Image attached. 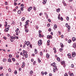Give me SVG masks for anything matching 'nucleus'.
Listing matches in <instances>:
<instances>
[{
  "mask_svg": "<svg viewBox=\"0 0 76 76\" xmlns=\"http://www.w3.org/2000/svg\"><path fill=\"white\" fill-rule=\"evenodd\" d=\"M24 43L25 44H26V45H27V46H28L29 45H30L31 44L30 42L28 41L26 42V41H25Z\"/></svg>",
  "mask_w": 76,
  "mask_h": 76,
  "instance_id": "obj_1",
  "label": "nucleus"
},
{
  "mask_svg": "<svg viewBox=\"0 0 76 76\" xmlns=\"http://www.w3.org/2000/svg\"><path fill=\"white\" fill-rule=\"evenodd\" d=\"M38 44L39 46L41 45V44H42V40H40L38 42Z\"/></svg>",
  "mask_w": 76,
  "mask_h": 76,
  "instance_id": "obj_2",
  "label": "nucleus"
},
{
  "mask_svg": "<svg viewBox=\"0 0 76 76\" xmlns=\"http://www.w3.org/2000/svg\"><path fill=\"white\" fill-rule=\"evenodd\" d=\"M67 56H68V58H71L72 57V56H71V54L70 53H68L67 54Z\"/></svg>",
  "mask_w": 76,
  "mask_h": 76,
  "instance_id": "obj_3",
  "label": "nucleus"
},
{
  "mask_svg": "<svg viewBox=\"0 0 76 76\" xmlns=\"http://www.w3.org/2000/svg\"><path fill=\"white\" fill-rule=\"evenodd\" d=\"M72 54L73 57H75V56H76V53H75V52H73L72 53Z\"/></svg>",
  "mask_w": 76,
  "mask_h": 76,
  "instance_id": "obj_4",
  "label": "nucleus"
},
{
  "mask_svg": "<svg viewBox=\"0 0 76 76\" xmlns=\"http://www.w3.org/2000/svg\"><path fill=\"white\" fill-rule=\"evenodd\" d=\"M47 38H49V39L50 38H51V39H52V38H53V37H52L51 35H48L47 36Z\"/></svg>",
  "mask_w": 76,
  "mask_h": 76,
  "instance_id": "obj_5",
  "label": "nucleus"
},
{
  "mask_svg": "<svg viewBox=\"0 0 76 76\" xmlns=\"http://www.w3.org/2000/svg\"><path fill=\"white\" fill-rule=\"evenodd\" d=\"M9 30V27H7V28H6L5 29V32H8V31Z\"/></svg>",
  "mask_w": 76,
  "mask_h": 76,
  "instance_id": "obj_6",
  "label": "nucleus"
},
{
  "mask_svg": "<svg viewBox=\"0 0 76 76\" xmlns=\"http://www.w3.org/2000/svg\"><path fill=\"white\" fill-rule=\"evenodd\" d=\"M73 48H75L76 47V43H74L73 45Z\"/></svg>",
  "mask_w": 76,
  "mask_h": 76,
  "instance_id": "obj_7",
  "label": "nucleus"
},
{
  "mask_svg": "<svg viewBox=\"0 0 76 76\" xmlns=\"http://www.w3.org/2000/svg\"><path fill=\"white\" fill-rule=\"evenodd\" d=\"M47 0H43V2H42L43 4H46Z\"/></svg>",
  "mask_w": 76,
  "mask_h": 76,
  "instance_id": "obj_8",
  "label": "nucleus"
},
{
  "mask_svg": "<svg viewBox=\"0 0 76 76\" xmlns=\"http://www.w3.org/2000/svg\"><path fill=\"white\" fill-rule=\"evenodd\" d=\"M25 66V62H23V65L22 66V67L23 68L24 67V66Z\"/></svg>",
  "mask_w": 76,
  "mask_h": 76,
  "instance_id": "obj_9",
  "label": "nucleus"
},
{
  "mask_svg": "<svg viewBox=\"0 0 76 76\" xmlns=\"http://www.w3.org/2000/svg\"><path fill=\"white\" fill-rule=\"evenodd\" d=\"M11 38L12 39H16V37H14L13 36H12V37H11Z\"/></svg>",
  "mask_w": 76,
  "mask_h": 76,
  "instance_id": "obj_10",
  "label": "nucleus"
},
{
  "mask_svg": "<svg viewBox=\"0 0 76 76\" xmlns=\"http://www.w3.org/2000/svg\"><path fill=\"white\" fill-rule=\"evenodd\" d=\"M60 8H58L56 10V11L57 12H60Z\"/></svg>",
  "mask_w": 76,
  "mask_h": 76,
  "instance_id": "obj_11",
  "label": "nucleus"
},
{
  "mask_svg": "<svg viewBox=\"0 0 76 76\" xmlns=\"http://www.w3.org/2000/svg\"><path fill=\"white\" fill-rule=\"evenodd\" d=\"M28 22H29V20H28L26 22V25H28L29 23Z\"/></svg>",
  "mask_w": 76,
  "mask_h": 76,
  "instance_id": "obj_12",
  "label": "nucleus"
},
{
  "mask_svg": "<svg viewBox=\"0 0 76 76\" xmlns=\"http://www.w3.org/2000/svg\"><path fill=\"white\" fill-rule=\"evenodd\" d=\"M51 66H56V63L54 62L52 64H51Z\"/></svg>",
  "mask_w": 76,
  "mask_h": 76,
  "instance_id": "obj_13",
  "label": "nucleus"
},
{
  "mask_svg": "<svg viewBox=\"0 0 76 76\" xmlns=\"http://www.w3.org/2000/svg\"><path fill=\"white\" fill-rule=\"evenodd\" d=\"M46 57L48 58H49V57H50V55H49L48 54H47Z\"/></svg>",
  "mask_w": 76,
  "mask_h": 76,
  "instance_id": "obj_14",
  "label": "nucleus"
},
{
  "mask_svg": "<svg viewBox=\"0 0 76 76\" xmlns=\"http://www.w3.org/2000/svg\"><path fill=\"white\" fill-rule=\"evenodd\" d=\"M72 40L73 41H75V40H76V38L75 37H72Z\"/></svg>",
  "mask_w": 76,
  "mask_h": 76,
  "instance_id": "obj_15",
  "label": "nucleus"
},
{
  "mask_svg": "<svg viewBox=\"0 0 76 76\" xmlns=\"http://www.w3.org/2000/svg\"><path fill=\"white\" fill-rule=\"evenodd\" d=\"M8 62H10V63H11V62H12V61H11V59L10 58L8 59Z\"/></svg>",
  "mask_w": 76,
  "mask_h": 76,
  "instance_id": "obj_16",
  "label": "nucleus"
},
{
  "mask_svg": "<svg viewBox=\"0 0 76 76\" xmlns=\"http://www.w3.org/2000/svg\"><path fill=\"white\" fill-rule=\"evenodd\" d=\"M54 69H55V70H56L57 71L58 70V69H57V66H54Z\"/></svg>",
  "mask_w": 76,
  "mask_h": 76,
  "instance_id": "obj_17",
  "label": "nucleus"
},
{
  "mask_svg": "<svg viewBox=\"0 0 76 76\" xmlns=\"http://www.w3.org/2000/svg\"><path fill=\"white\" fill-rule=\"evenodd\" d=\"M61 44V47H64V45H63V43H60Z\"/></svg>",
  "mask_w": 76,
  "mask_h": 76,
  "instance_id": "obj_18",
  "label": "nucleus"
},
{
  "mask_svg": "<svg viewBox=\"0 0 76 76\" xmlns=\"http://www.w3.org/2000/svg\"><path fill=\"white\" fill-rule=\"evenodd\" d=\"M68 43H71L72 42V40L70 39L68 40Z\"/></svg>",
  "mask_w": 76,
  "mask_h": 76,
  "instance_id": "obj_19",
  "label": "nucleus"
},
{
  "mask_svg": "<svg viewBox=\"0 0 76 76\" xmlns=\"http://www.w3.org/2000/svg\"><path fill=\"white\" fill-rule=\"evenodd\" d=\"M57 61H60V58H57Z\"/></svg>",
  "mask_w": 76,
  "mask_h": 76,
  "instance_id": "obj_20",
  "label": "nucleus"
},
{
  "mask_svg": "<svg viewBox=\"0 0 76 76\" xmlns=\"http://www.w3.org/2000/svg\"><path fill=\"white\" fill-rule=\"evenodd\" d=\"M5 23L6 25H5V27H6L7 26V23L6 21H5Z\"/></svg>",
  "mask_w": 76,
  "mask_h": 76,
  "instance_id": "obj_21",
  "label": "nucleus"
},
{
  "mask_svg": "<svg viewBox=\"0 0 76 76\" xmlns=\"http://www.w3.org/2000/svg\"><path fill=\"white\" fill-rule=\"evenodd\" d=\"M18 14H20L21 13V11H20V10H19L18 11Z\"/></svg>",
  "mask_w": 76,
  "mask_h": 76,
  "instance_id": "obj_22",
  "label": "nucleus"
},
{
  "mask_svg": "<svg viewBox=\"0 0 76 76\" xmlns=\"http://www.w3.org/2000/svg\"><path fill=\"white\" fill-rule=\"evenodd\" d=\"M39 37H40V38H41V37H42V36H41V34L40 33H39Z\"/></svg>",
  "mask_w": 76,
  "mask_h": 76,
  "instance_id": "obj_23",
  "label": "nucleus"
},
{
  "mask_svg": "<svg viewBox=\"0 0 76 76\" xmlns=\"http://www.w3.org/2000/svg\"><path fill=\"white\" fill-rule=\"evenodd\" d=\"M18 31H19V28H17L16 30H15L16 32H18Z\"/></svg>",
  "mask_w": 76,
  "mask_h": 76,
  "instance_id": "obj_24",
  "label": "nucleus"
},
{
  "mask_svg": "<svg viewBox=\"0 0 76 76\" xmlns=\"http://www.w3.org/2000/svg\"><path fill=\"white\" fill-rule=\"evenodd\" d=\"M54 27L56 28H57V26L56 24L54 25Z\"/></svg>",
  "mask_w": 76,
  "mask_h": 76,
  "instance_id": "obj_25",
  "label": "nucleus"
},
{
  "mask_svg": "<svg viewBox=\"0 0 76 76\" xmlns=\"http://www.w3.org/2000/svg\"><path fill=\"white\" fill-rule=\"evenodd\" d=\"M25 57L26 58H28V54L27 53H26L25 55Z\"/></svg>",
  "mask_w": 76,
  "mask_h": 76,
  "instance_id": "obj_26",
  "label": "nucleus"
},
{
  "mask_svg": "<svg viewBox=\"0 0 76 76\" xmlns=\"http://www.w3.org/2000/svg\"><path fill=\"white\" fill-rule=\"evenodd\" d=\"M8 71L9 72H12V70H11V69L9 68L8 69Z\"/></svg>",
  "mask_w": 76,
  "mask_h": 76,
  "instance_id": "obj_27",
  "label": "nucleus"
},
{
  "mask_svg": "<svg viewBox=\"0 0 76 76\" xmlns=\"http://www.w3.org/2000/svg\"><path fill=\"white\" fill-rule=\"evenodd\" d=\"M23 7H21L20 10H21V11H23Z\"/></svg>",
  "mask_w": 76,
  "mask_h": 76,
  "instance_id": "obj_28",
  "label": "nucleus"
},
{
  "mask_svg": "<svg viewBox=\"0 0 76 76\" xmlns=\"http://www.w3.org/2000/svg\"><path fill=\"white\" fill-rule=\"evenodd\" d=\"M24 20H25V18L24 17L22 18L21 20H22V21H23Z\"/></svg>",
  "mask_w": 76,
  "mask_h": 76,
  "instance_id": "obj_29",
  "label": "nucleus"
},
{
  "mask_svg": "<svg viewBox=\"0 0 76 76\" xmlns=\"http://www.w3.org/2000/svg\"><path fill=\"white\" fill-rule=\"evenodd\" d=\"M12 60H13V61H15V58H12Z\"/></svg>",
  "mask_w": 76,
  "mask_h": 76,
  "instance_id": "obj_30",
  "label": "nucleus"
},
{
  "mask_svg": "<svg viewBox=\"0 0 76 76\" xmlns=\"http://www.w3.org/2000/svg\"><path fill=\"white\" fill-rule=\"evenodd\" d=\"M38 61L39 63H41V60L40 59H39V58H38Z\"/></svg>",
  "mask_w": 76,
  "mask_h": 76,
  "instance_id": "obj_31",
  "label": "nucleus"
},
{
  "mask_svg": "<svg viewBox=\"0 0 76 76\" xmlns=\"http://www.w3.org/2000/svg\"><path fill=\"white\" fill-rule=\"evenodd\" d=\"M15 75H17L18 73V72H17V71H15L14 72Z\"/></svg>",
  "mask_w": 76,
  "mask_h": 76,
  "instance_id": "obj_32",
  "label": "nucleus"
},
{
  "mask_svg": "<svg viewBox=\"0 0 76 76\" xmlns=\"http://www.w3.org/2000/svg\"><path fill=\"white\" fill-rule=\"evenodd\" d=\"M3 61L4 62H5V61H6V58L4 59Z\"/></svg>",
  "mask_w": 76,
  "mask_h": 76,
  "instance_id": "obj_33",
  "label": "nucleus"
},
{
  "mask_svg": "<svg viewBox=\"0 0 76 76\" xmlns=\"http://www.w3.org/2000/svg\"><path fill=\"white\" fill-rule=\"evenodd\" d=\"M9 57L10 58H12V55H11V54H10L9 55Z\"/></svg>",
  "mask_w": 76,
  "mask_h": 76,
  "instance_id": "obj_34",
  "label": "nucleus"
},
{
  "mask_svg": "<svg viewBox=\"0 0 76 76\" xmlns=\"http://www.w3.org/2000/svg\"><path fill=\"white\" fill-rule=\"evenodd\" d=\"M60 19H61V20L62 21H63V17H61Z\"/></svg>",
  "mask_w": 76,
  "mask_h": 76,
  "instance_id": "obj_35",
  "label": "nucleus"
},
{
  "mask_svg": "<svg viewBox=\"0 0 76 76\" xmlns=\"http://www.w3.org/2000/svg\"><path fill=\"white\" fill-rule=\"evenodd\" d=\"M25 31L26 32H29V30L28 29L26 30H25Z\"/></svg>",
  "mask_w": 76,
  "mask_h": 76,
  "instance_id": "obj_36",
  "label": "nucleus"
},
{
  "mask_svg": "<svg viewBox=\"0 0 76 76\" xmlns=\"http://www.w3.org/2000/svg\"><path fill=\"white\" fill-rule=\"evenodd\" d=\"M66 20H69V18L68 16L66 17Z\"/></svg>",
  "mask_w": 76,
  "mask_h": 76,
  "instance_id": "obj_37",
  "label": "nucleus"
},
{
  "mask_svg": "<svg viewBox=\"0 0 76 76\" xmlns=\"http://www.w3.org/2000/svg\"><path fill=\"white\" fill-rule=\"evenodd\" d=\"M40 56H42V52H41L40 53Z\"/></svg>",
  "mask_w": 76,
  "mask_h": 76,
  "instance_id": "obj_38",
  "label": "nucleus"
},
{
  "mask_svg": "<svg viewBox=\"0 0 76 76\" xmlns=\"http://www.w3.org/2000/svg\"><path fill=\"white\" fill-rule=\"evenodd\" d=\"M71 67L72 68H73L74 67V65H73V64H72Z\"/></svg>",
  "mask_w": 76,
  "mask_h": 76,
  "instance_id": "obj_39",
  "label": "nucleus"
},
{
  "mask_svg": "<svg viewBox=\"0 0 76 76\" xmlns=\"http://www.w3.org/2000/svg\"><path fill=\"white\" fill-rule=\"evenodd\" d=\"M74 76V74L73 73H72L70 75V76Z\"/></svg>",
  "mask_w": 76,
  "mask_h": 76,
  "instance_id": "obj_40",
  "label": "nucleus"
},
{
  "mask_svg": "<svg viewBox=\"0 0 76 76\" xmlns=\"http://www.w3.org/2000/svg\"><path fill=\"white\" fill-rule=\"evenodd\" d=\"M64 76H68V75H67V73H65L64 74Z\"/></svg>",
  "mask_w": 76,
  "mask_h": 76,
  "instance_id": "obj_41",
  "label": "nucleus"
},
{
  "mask_svg": "<svg viewBox=\"0 0 76 76\" xmlns=\"http://www.w3.org/2000/svg\"><path fill=\"white\" fill-rule=\"evenodd\" d=\"M29 9L30 10H32V7H29Z\"/></svg>",
  "mask_w": 76,
  "mask_h": 76,
  "instance_id": "obj_42",
  "label": "nucleus"
},
{
  "mask_svg": "<svg viewBox=\"0 0 76 76\" xmlns=\"http://www.w3.org/2000/svg\"><path fill=\"white\" fill-rule=\"evenodd\" d=\"M14 3V5L15 6H16L17 4V3H16V2H15Z\"/></svg>",
  "mask_w": 76,
  "mask_h": 76,
  "instance_id": "obj_43",
  "label": "nucleus"
},
{
  "mask_svg": "<svg viewBox=\"0 0 76 76\" xmlns=\"http://www.w3.org/2000/svg\"><path fill=\"white\" fill-rule=\"evenodd\" d=\"M23 53H27V52L25 51V50H23Z\"/></svg>",
  "mask_w": 76,
  "mask_h": 76,
  "instance_id": "obj_44",
  "label": "nucleus"
},
{
  "mask_svg": "<svg viewBox=\"0 0 76 76\" xmlns=\"http://www.w3.org/2000/svg\"><path fill=\"white\" fill-rule=\"evenodd\" d=\"M5 4L6 5H7V1H5Z\"/></svg>",
  "mask_w": 76,
  "mask_h": 76,
  "instance_id": "obj_45",
  "label": "nucleus"
},
{
  "mask_svg": "<svg viewBox=\"0 0 76 76\" xmlns=\"http://www.w3.org/2000/svg\"><path fill=\"white\" fill-rule=\"evenodd\" d=\"M26 46V44L25 43V44L23 45V48H25Z\"/></svg>",
  "mask_w": 76,
  "mask_h": 76,
  "instance_id": "obj_46",
  "label": "nucleus"
},
{
  "mask_svg": "<svg viewBox=\"0 0 76 76\" xmlns=\"http://www.w3.org/2000/svg\"><path fill=\"white\" fill-rule=\"evenodd\" d=\"M32 73H33V71H32V70L30 72V75H31V74H32Z\"/></svg>",
  "mask_w": 76,
  "mask_h": 76,
  "instance_id": "obj_47",
  "label": "nucleus"
},
{
  "mask_svg": "<svg viewBox=\"0 0 76 76\" xmlns=\"http://www.w3.org/2000/svg\"><path fill=\"white\" fill-rule=\"evenodd\" d=\"M41 74H42V75H44V72H41Z\"/></svg>",
  "mask_w": 76,
  "mask_h": 76,
  "instance_id": "obj_48",
  "label": "nucleus"
},
{
  "mask_svg": "<svg viewBox=\"0 0 76 76\" xmlns=\"http://www.w3.org/2000/svg\"><path fill=\"white\" fill-rule=\"evenodd\" d=\"M48 22H51V20H50V19H48Z\"/></svg>",
  "mask_w": 76,
  "mask_h": 76,
  "instance_id": "obj_49",
  "label": "nucleus"
},
{
  "mask_svg": "<svg viewBox=\"0 0 76 76\" xmlns=\"http://www.w3.org/2000/svg\"><path fill=\"white\" fill-rule=\"evenodd\" d=\"M29 47H30V48H32V45H30L29 46Z\"/></svg>",
  "mask_w": 76,
  "mask_h": 76,
  "instance_id": "obj_50",
  "label": "nucleus"
},
{
  "mask_svg": "<svg viewBox=\"0 0 76 76\" xmlns=\"http://www.w3.org/2000/svg\"><path fill=\"white\" fill-rule=\"evenodd\" d=\"M51 31V28H49L48 29V31Z\"/></svg>",
  "mask_w": 76,
  "mask_h": 76,
  "instance_id": "obj_51",
  "label": "nucleus"
},
{
  "mask_svg": "<svg viewBox=\"0 0 76 76\" xmlns=\"http://www.w3.org/2000/svg\"><path fill=\"white\" fill-rule=\"evenodd\" d=\"M33 9H34V10H36V8H35V7H33Z\"/></svg>",
  "mask_w": 76,
  "mask_h": 76,
  "instance_id": "obj_52",
  "label": "nucleus"
},
{
  "mask_svg": "<svg viewBox=\"0 0 76 76\" xmlns=\"http://www.w3.org/2000/svg\"><path fill=\"white\" fill-rule=\"evenodd\" d=\"M67 27H68V29H70V26H68Z\"/></svg>",
  "mask_w": 76,
  "mask_h": 76,
  "instance_id": "obj_53",
  "label": "nucleus"
},
{
  "mask_svg": "<svg viewBox=\"0 0 76 76\" xmlns=\"http://www.w3.org/2000/svg\"><path fill=\"white\" fill-rule=\"evenodd\" d=\"M66 27H67L68 26H69L68 25V24L67 23H66Z\"/></svg>",
  "mask_w": 76,
  "mask_h": 76,
  "instance_id": "obj_54",
  "label": "nucleus"
},
{
  "mask_svg": "<svg viewBox=\"0 0 76 76\" xmlns=\"http://www.w3.org/2000/svg\"><path fill=\"white\" fill-rule=\"evenodd\" d=\"M46 16L47 19H48V15H46Z\"/></svg>",
  "mask_w": 76,
  "mask_h": 76,
  "instance_id": "obj_55",
  "label": "nucleus"
},
{
  "mask_svg": "<svg viewBox=\"0 0 76 76\" xmlns=\"http://www.w3.org/2000/svg\"><path fill=\"white\" fill-rule=\"evenodd\" d=\"M50 26V24H47V26H48V27H49Z\"/></svg>",
  "mask_w": 76,
  "mask_h": 76,
  "instance_id": "obj_56",
  "label": "nucleus"
},
{
  "mask_svg": "<svg viewBox=\"0 0 76 76\" xmlns=\"http://www.w3.org/2000/svg\"><path fill=\"white\" fill-rule=\"evenodd\" d=\"M47 72H45V75H47Z\"/></svg>",
  "mask_w": 76,
  "mask_h": 76,
  "instance_id": "obj_57",
  "label": "nucleus"
},
{
  "mask_svg": "<svg viewBox=\"0 0 76 76\" xmlns=\"http://www.w3.org/2000/svg\"><path fill=\"white\" fill-rule=\"evenodd\" d=\"M36 64V61H34L33 62V64Z\"/></svg>",
  "mask_w": 76,
  "mask_h": 76,
  "instance_id": "obj_58",
  "label": "nucleus"
},
{
  "mask_svg": "<svg viewBox=\"0 0 76 76\" xmlns=\"http://www.w3.org/2000/svg\"><path fill=\"white\" fill-rule=\"evenodd\" d=\"M49 76H52V74H51V73L49 74Z\"/></svg>",
  "mask_w": 76,
  "mask_h": 76,
  "instance_id": "obj_59",
  "label": "nucleus"
},
{
  "mask_svg": "<svg viewBox=\"0 0 76 76\" xmlns=\"http://www.w3.org/2000/svg\"><path fill=\"white\" fill-rule=\"evenodd\" d=\"M58 33L59 34V35H61V32L60 31H58Z\"/></svg>",
  "mask_w": 76,
  "mask_h": 76,
  "instance_id": "obj_60",
  "label": "nucleus"
},
{
  "mask_svg": "<svg viewBox=\"0 0 76 76\" xmlns=\"http://www.w3.org/2000/svg\"><path fill=\"white\" fill-rule=\"evenodd\" d=\"M3 69V67L2 66H1L0 67V69L1 70H2V69Z\"/></svg>",
  "mask_w": 76,
  "mask_h": 76,
  "instance_id": "obj_61",
  "label": "nucleus"
},
{
  "mask_svg": "<svg viewBox=\"0 0 76 76\" xmlns=\"http://www.w3.org/2000/svg\"><path fill=\"white\" fill-rule=\"evenodd\" d=\"M28 12H30L31 11V10L29 8L28 9Z\"/></svg>",
  "mask_w": 76,
  "mask_h": 76,
  "instance_id": "obj_62",
  "label": "nucleus"
},
{
  "mask_svg": "<svg viewBox=\"0 0 76 76\" xmlns=\"http://www.w3.org/2000/svg\"><path fill=\"white\" fill-rule=\"evenodd\" d=\"M25 53H23V57H24V56H25Z\"/></svg>",
  "mask_w": 76,
  "mask_h": 76,
  "instance_id": "obj_63",
  "label": "nucleus"
},
{
  "mask_svg": "<svg viewBox=\"0 0 76 76\" xmlns=\"http://www.w3.org/2000/svg\"><path fill=\"white\" fill-rule=\"evenodd\" d=\"M63 37H64L63 35H61V38H63Z\"/></svg>",
  "mask_w": 76,
  "mask_h": 76,
  "instance_id": "obj_64",
  "label": "nucleus"
}]
</instances>
